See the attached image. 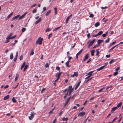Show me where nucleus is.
Instances as JSON below:
<instances>
[{"label":"nucleus","instance_id":"obj_9","mask_svg":"<svg viewBox=\"0 0 123 123\" xmlns=\"http://www.w3.org/2000/svg\"><path fill=\"white\" fill-rule=\"evenodd\" d=\"M20 16L19 15H18L14 17L13 18H12L11 20V21H13V20L17 19Z\"/></svg>","mask_w":123,"mask_h":123},{"label":"nucleus","instance_id":"obj_57","mask_svg":"<svg viewBox=\"0 0 123 123\" xmlns=\"http://www.w3.org/2000/svg\"><path fill=\"white\" fill-rule=\"evenodd\" d=\"M59 78H57L55 80V83H54V84H55V82H57L59 79Z\"/></svg>","mask_w":123,"mask_h":123},{"label":"nucleus","instance_id":"obj_58","mask_svg":"<svg viewBox=\"0 0 123 123\" xmlns=\"http://www.w3.org/2000/svg\"><path fill=\"white\" fill-rule=\"evenodd\" d=\"M10 36H8L7 37L6 39H12L11 38V37H10Z\"/></svg>","mask_w":123,"mask_h":123},{"label":"nucleus","instance_id":"obj_12","mask_svg":"<svg viewBox=\"0 0 123 123\" xmlns=\"http://www.w3.org/2000/svg\"><path fill=\"white\" fill-rule=\"evenodd\" d=\"M85 114V112H82L80 113L79 115H78V116H84Z\"/></svg>","mask_w":123,"mask_h":123},{"label":"nucleus","instance_id":"obj_15","mask_svg":"<svg viewBox=\"0 0 123 123\" xmlns=\"http://www.w3.org/2000/svg\"><path fill=\"white\" fill-rule=\"evenodd\" d=\"M118 109L117 107L116 106L113 107L112 109L111 112L112 113L114 111H115L117 109Z\"/></svg>","mask_w":123,"mask_h":123},{"label":"nucleus","instance_id":"obj_17","mask_svg":"<svg viewBox=\"0 0 123 123\" xmlns=\"http://www.w3.org/2000/svg\"><path fill=\"white\" fill-rule=\"evenodd\" d=\"M9 95H7L4 97L3 99L4 100H6L9 98Z\"/></svg>","mask_w":123,"mask_h":123},{"label":"nucleus","instance_id":"obj_64","mask_svg":"<svg viewBox=\"0 0 123 123\" xmlns=\"http://www.w3.org/2000/svg\"><path fill=\"white\" fill-rule=\"evenodd\" d=\"M56 69L57 70H59L60 69V68L59 67H57L56 68Z\"/></svg>","mask_w":123,"mask_h":123},{"label":"nucleus","instance_id":"obj_49","mask_svg":"<svg viewBox=\"0 0 123 123\" xmlns=\"http://www.w3.org/2000/svg\"><path fill=\"white\" fill-rule=\"evenodd\" d=\"M116 42V41L113 42L112 43H110V46H112L113 44Z\"/></svg>","mask_w":123,"mask_h":123},{"label":"nucleus","instance_id":"obj_52","mask_svg":"<svg viewBox=\"0 0 123 123\" xmlns=\"http://www.w3.org/2000/svg\"><path fill=\"white\" fill-rule=\"evenodd\" d=\"M111 87H112V86H111L110 87H107L106 88V91H108V89L109 88H110V89H109V90H110V89H111Z\"/></svg>","mask_w":123,"mask_h":123},{"label":"nucleus","instance_id":"obj_19","mask_svg":"<svg viewBox=\"0 0 123 123\" xmlns=\"http://www.w3.org/2000/svg\"><path fill=\"white\" fill-rule=\"evenodd\" d=\"M41 18H39L38 20L35 23V24H37L40 22L41 21Z\"/></svg>","mask_w":123,"mask_h":123},{"label":"nucleus","instance_id":"obj_63","mask_svg":"<svg viewBox=\"0 0 123 123\" xmlns=\"http://www.w3.org/2000/svg\"><path fill=\"white\" fill-rule=\"evenodd\" d=\"M17 57L15 56V57L14 59V61L15 62L16 61L17 59Z\"/></svg>","mask_w":123,"mask_h":123},{"label":"nucleus","instance_id":"obj_45","mask_svg":"<svg viewBox=\"0 0 123 123\" xmlns=\"http://www.w3.org/2000/svg\"><path fill=\"white\" fill-rule=\"evenodd\" d=\"M37 11V9H34L32 11V13H36Z\"/></svg>","mask_w":123,"mask_h":123},{"label":"nucleus","instance_id":"obj_27","mask_svg":"<svg viewBox=\"0 0 123 123\" xmlns=\"http://www.w3.org/2000/svg\"><path fill=\"white\" fill-rule=\"evenodd\" d=\"M12 100L14 103H15L16 102V100L15 99V98L14 97H13L12 99Z\"/></svg>","mask_w":123,"mask_h":123},{"label":"nucleus","instance_id":"obj_39","mask_svg":"<svg viewBox=\"0 0 123 123\" xmlns=\"http://www.w3.org/2000/svg\"><path fill=\"white\" fill-rule=\"evenodd\" d=\"M28 66L27 65H25L24 68L23 69V71H24L27 68Z\"/></svg>","mask_w":123,"mask_h":123},{"label":"nucleus","instance_id":"obj_48","mask_svg":"<svg viewBox=\"0 0 123 123\" xmlns=\"http://www.w3.org/2000/svg\"><path fill=\"white\" fill-rule=\"evenodd\" d=\"M105 88L104 87H103L101 89H100L99 90H98V92H100L101 91H102Z\"/></svg>","mask_w":123,"mask_h":123},{"label":"nucleus","instance_id":"obj_40","mask_svg":"<svg viewBox=\"0 0 123 123\" xmlns=\"http://www.w3.org/2000/svg\"><path fill=\"white\" fill-rule=\"evenodd\" d=\"M46 10V8L45 7H44L43 9V11L42 12V13H43Z\"/></svg>","mask_w":123,"mask_h":123},{"label":"nucleus","instance_id":"obj_32","mask_svg":"<svg viewBox=\"0 0 123 123\" xmlns=\"http://www.w3.org/2000/svg\"><path fill=\"white\" fill-rule=\"evenodd\" d=\"M61 27V26H60L58 27L55 29L54 30H53V31H56V30H58V29H59Z\"/></svg>","mask_w":123,"mask_h":123},{"label":"nucleus","instance_id":"obj_56","mask_svg":"<svg viewBox=\"0 0 123 123\" xmlns=\"http://www.w3.org/2000/svg\"><path fill=\"white\" fill-rule=\"evenodd\" d=\"M59 78H57L55 80V83H54V84H55V82H57L59 79Z\"/></svg>","mask_w":123,"mask_h":123},{"label":"nucleus","instance_id":"obj_36","mask_svg":"<svg viewBox=\"0 0 123 123\" xmlns=\"http://www.w3.org/2000/svg\"><path fill=\"white\" fill-rule=\"evenodd\" d=\"M34 53V52L33 51V50L32 49L31 51V53H30V55H33Z\"/></svg>","mask_w":123,"mask_h":123},{"label":"nucleus","instance_id":"obj_4","mask_svg":"<svg viewBox=\"0 0 123 123\" xmlns=\"http://www.w3.org/2000/svg\"><path fill=\"white\" fill-rule=\"evenodd\" d=\"M95 39H93L90 42L88 46V48H89L94 43V42L95 41Z\"/></svg>","mask_w":123,"mask_h":123},{"label":"nucleus","instance_id":"obj_30","mask_svg":"<svg viewBox=\"0 0 123 123\" xmlns=\"http://www.w3.org/2000/svg\"><path fill=\"white\" fill-rule=\"evenodd\" d=\"M54 10H55V15H56L57 13V8L56 7H55L54 8Z\"/></svg>","mask_w":123,"mask_h":123},{"label":"nucleus","instance_id":"obj_22","mask_svg":"<svg viewBox=\"0 0 123 123\" xmlns=\"http://www.w3.org/2000/svg\"><path fill=\"white\" fill-rule=\"evenodd\" d=\"M51 10H49V11H48L46 13L45 15L46 16H48L49 14L51 13Z\"/></svg>","mask_w":123,"mask_h":123},{"label":"nucleus","instance_id":"obj_31","mask_svg":"<svg viewBox=\"0 0 123 123\" xmlns=\"http://www.w3.org/2000/svg\"><path fill=\"white\" fill-rule=\"evenodd\" d=\"M108 33V31H106L105 33L104 34H102V36L103 37H105L107 35V34Z\"/></svg>","mask_w":123,"mask_h":123},{"label":"nucleus","instance_id":"obj_21","mask_svg":"<svg viewBox=\"0 0 123 123\" xmlns=\"http://www.w3.org/2000/svg\"><path fill=\"white\" fill-rule=\"evenodd\" d=\"M122 102H120L119 104H118L116 106L117 108L120 107L122 105Z\"/></svg>","mask_w":123,"mask_h":123},{"label":"nucleus","instance_id":"obj_50","mask_svg":"<svg viewBox=\"0 0 123 123\" xmlns=\"http://www.w3.org/2000/svg\"><path fill=\"white\" fill-rule=\"evenodd\" d=\"M23 58V56L22 55H21L19 57V59L20 60H22Z\"/></svg>","mask_w":123,"mask_h":123},{"label":"nucleus","instance_id":"obj_10","mask_svg":"<svg viewBox=\"0 0 123 123\" xmlns=\"http://www.w3.org/2000/svg\"><path fill=\"white\" fill-rule=\"evenodd\" d=\"M94 71H91L90 72H89L88 74L86 75H88L89 76L91 77L92 75V73Z\"/></svg>","mask_w":123,"mask_h":123},{"label":"nucleus","instance_id":"obj_33","mask_svg":"<svg viewBox=\"0 0 123 123\" xmlns=\"http://www.w3.org/2000/svg\"><path fill=\"white\" fill-rule=\"evenodd\" d=\"M69 63L68 62H67L66 63V67H70V66H69Z\"/></svg>","mask_w":123,"mask_h":123},{"label":"nucleus","instance_id":"obj_3","mask_svg":"<svg viewBox=\"0 0 123 123\" xmlns=\"http://www.w3.org/2000/svg\"><path fill=\"white\" fill-rule=\"evenodd\" d=\"M83 50V49H82L76 55V58L77 59H78V56L81 53Z\"/></svg>","mask_w":123,"mask_h":123},{"label":"nucleus","instance_id":"obj_59","mask_svg":"<svg viewBox=\"0 0 123 123\" xmlns=\"http://www.w3.org/2000/svg\"><path fill=\"white\" fill-rule=\"evenodd\" d=\"M56 119L55 118L53 122V123H55L56 122Z\"/></svg>","mask_w":123,"mask_h":123},{"label":"nucleus","instance_id":"obj_2","mask_svg":"<svg viewBox=\"0 0 123 123\" xmlns=\"http://www.w3.org/2000/svg\"><path fill=\"white\" fill-rule=\"evenodd\" d=\"M35 114L34 113L33 111L31 112V114L30 116L29 117V118L30 120H31L32 119L35 115Z\"/></svg>","mask_w":123,"mask_h":123},{"label":"nucleus","instance_id":"obj_35","mask_svg":"<svg viewBox=\"0 0 123 123\" xmlns=\"http://www.w3.org/2000/svg\"><path fill=\"white\" fill-rule=\"evenodd\" d=\"M110 40V38H108L107 39L105 40V43H108L109 42Z\"/></svg>","mask_w":123,"mask_h":123},{"label":"nucleus","instance_id":"obj_61","mask_svg":"<svg viewBox=\"0 0 123 123\" xmlns=\"http://www.w3.org/2000/svg\"><path fill=\"white\" fill-rule=\"evenodd\" d=\"M110 55H106V58H109V57H110Z\"/></svg>","mask_w":123,"mask_h":123},{"label":"nucleus","instance_id":"obj_37","mask_svg":"<svg viewBox=\"0 0 123 123\" xmlns=\"http://www.w3.org/2000/svg\"><path fill=\"white\" fill-rule=\"evenodd\" d=\"M69 100H68V99H67V100L65 103V105H64V106L65 107L66 106V105L68 104V102H69Z\"/></svg>","mask_w":123,"mask_h":123},{"label":"nucleus","instance_id":"obj_62","mask_svg":"<svg viewBox=\"0 0 123 123\" xmlns=\"http://www.w3.org/2000/svg\"><path fill=\"white\" fill-rule=\"evenodd\" d=\"M45 88H43L42 89V90L41 91V92L42 93H43V92L45 90Z\"/></svg>","mask_w":123,"mask_h":123},{"label":"nucleus","instance_id":"obj_44","mask_svg":"<svg viewBox=\"0 0 123 123\" xmlns=\"http://www.w3.org/2000/svg\"><path fill=\"white\" fill-rule=\"evenodd\" d=\"M49 67V65L48 63H46L45 65V67L46 68H48Z\"/></svg>","mask_w":123,"mask_h":123},{"label":"nucleus","instance_id":"obj_1","mask_svg":"<svg viewBox=\"0 0 123 123\" xmlns=\"http://www.w3.org/2000/svg\"><path fill=\"white\" fill-rule=\"evenodd\" d=\"M43 39V38H41V37L38 38L36 42V44L38 43L39 45H41L42 44V41Z\"/></svg>","mask_w":123,"mask_h":123},{"label":"nucleus","instance_id":"obj_26","mask_svg":"<svg viewBox=\"0 0 123 123\" xmlns=\"http://www.w3.org/2000/svg\"><path fill=\"white\" fill-rule=\"evenodd\" d=\"M99 50L98 49H97L96 50V55L98 57L99 56V51H97V50Z\"/></svg>","mask_w":123,"mask_h":123},{"label":"nucleus","instance_id":"obj_20","mask_svg":"<svg viewBox=\"0 0 123 123\" xmlns=\"http://www.w3.org/2000/svg\"><path fill=\"white\" fill-rule=\"evenodd\" d=\"M13 14V12H12L11 13H10L9 14L8 16H7L6 19H8Z\"/></svg>","mask_w":123,"mask_h":123},{"label":"nucleus","instance_id":"obj_11","mask_svg":"<svg viewBox=\"0 0 123 123\" xmlns=\"http://www.w3.org/2000/svg\"><path fill=\"white\" fill-rule=\"evenodd\" d=\"M73 90V88H72V86H70L68 87V90L67 92H68L69 91H71V92H72Z\"/></svg>","mask_w":123,"mask_h":123},{"label":"nucleus","instance_id":"obj_34","mask_svg":"<svg viewBox=\"0 0 123 123\" xmlns=\"http://www.w3.org/2000/svg\"><path fill=\"white\" fill-rule=\"evenodd\" d=\"M52 33H50L48 35V39H49L52 36Z\"/></svg>","mask_w":123,"mask_h":123},{"label":"nucleus","instance_id":"obj_14","mask_svg":"<svg viewBox=\"0 0 123 123\" xmlns=\"http://www.w3.org/2000/svg\"><path fill=\"white\" fill-rule=\"evenodd\" d=\"M106 66V65H104V66H103L99 68H98L97 69V70L98 71H99L101 70L102 69H103L105 67V66Z\"/></svg>","mask_w":123,"mask_h":123},{"label":"nucleus","instance_id":"obj_25","mask_svg":"<svg viewBox=\"0 0 123 123\" xmlns=\"http://www.w3.org/2000/svg\"><path fill=\"white\" fill-rule=\"evenodd\" d=\"M100 25L99 23L98 22L95 23V26L96 27H97Z\"/></svg>","mask_w":123,"mask_h":123},{"label":"nucleus","instance_id":"obj_18","mask_svg":"<svg viewBox=\"0 0 123 123\" xmlns=\"http://www.w3.org/2000/svg\"><path fill=\"white\" fill-rule=\"evenodd\" d=\"M95 52L94 50H93L91 51V55L92 56H93Z\"/></svg>","mask_w":123,"mask_h":123},{"label":"nucleus","instance_id":"obj_51","mask_svg":"<svg viewBox=\"0 0 123 123\" xmlns=\"http://www.w3.org/2000/svg\"><path fill=\"white\" fill-rule=\"evenodd\" d=\"M18 75L17 74V76L16 77L15 79V81H16L17 80V79L18 77Z\"/></svg>","mask_w":123,"mask_h":123},{"label":"nucleus","instance_id":"obj_29","mask_svg":"<svg viewBox=\"0 0 123 123\" xmlns=\"http://www.w3.org/2000/svg\"><path fill=\"white\" fill-rule=\"evenodd\" d=\"M25 62H24L23 64V65H22V66H21V69L22 70L23 68L24 67V66H25Z\"/></svg>","mask_w":123,"mask_h":123},{"label":"nucleus","instance_id":"obj_8","mask_svg":"<svg viewBox=\"0 0 123 123\" xmlns=\"http://www.w3.org/2000/svg\"><path fill=\"white\" fill-rule=\"evenodd\" d=\"M62 72H61L60 73H57L56 74L55 76L56 77H57V78H59L60 77V75L62 74Z\"/></svg>","mask_w":123,"mask_h":123},{"label":"nucleus","instance_id":"obj_54","mask_svg":"<svg viewBox=\"0 0 123 123\" xmlns=\"http://www.w3.org/2000/svg\"><path fill=\"white\" fill-rule=\"evenodd\" d=\"M68 92H67V93L64 96V98H66L67 95L68 94Z\"/></svg>","mask_w":123,"mask_h":123},{"label":"nucleus","instance_id":"obj_43","mask_svg":"<svg viewBox=\"0 0 123 123\" xmlns=\"http://www.w3.org/2000/svg\"><path fill=\"white\" fill-rule=\"evenodd\" d=\"M74 74L76 77H77L78 75V73L77 72H74Z\"/></svg>","mask_w":123,"mask_h":123},{"label":"nucleus","instance_id":"obj_46","mask_svg":"<svg viewBox=\"0 0 123 123\" xmlns=\"http://www.w3.org/2000/svg\"><path fill=\"white\" fill-rule=\"evenodd\" d=\"M117 118V117H116L115 118H114L112 120V121L111 122V123H113L115 121Z\"/></svg>","mask_w":123,"mask_h":123},{"label":"nucleus","instance_id":"obj_5","mask_svg":"<svg viewBox=\"0 0 123 123\" xmlns=\"http://www.w3.org/2000/svg\"><path fill=\"white\" fill-rule=\"evenodd\" d=\"M27 13V12H26L22 15L20 17H19V19L20 20L21 19L23 18L25 16V15Z\"/></svg>","mask_w":123,"mask_h":123},{"label":"nucleus","instance_id":"obj_23","mask_svg":"<svg viewBox=\"0 0 123 123\" xmlns=\"http://www.w3.org/2000/svg\"><path fill=\"white\" fill-rule=\"evenodd\" d=\"M13 58V54L12 53H11L10 55V58L12 60Z\"/></svg>","mask_w":123,"mask_h":123},{"label":"nucleus","instance_id":"obj_60","mask_svg":"<svg viewBox=\"0 0 123 123\" xmlns=\"http://www.w3.org/2000/svg\"><path fill=\"white\" fill-rule=\"evenodd\" d=\"M92 60L91 58H90L89 60L87 61V63H89Z\"/></svg>","mask_w":123,"mask_h":123},{"label":"nucleus","instance_id":"obj_47","mask_svg":"<svg viewBox=\"0 0 123 123\" xmlns=\"http://www.w3.org/2000/svg\"><path fill=\"white\" fill-rule=\"evenodd\" d=\"M94 17V15L92 13H91L90 14V15L89 16V17L90 18H92Z\"/></svg>","mask_w":123,"mask_h":123},{"label":"nucleus","instance_id":"obj_53","mask_svg":"<svg viewBox=\"0 0 123 123\" xmlns=\"http://www.w3.org/2000/svg\"><path fill=\"white\" fill-rule=\"evenodd\" d=\"M36 5V4H34L33 5H31V8L34 7H35Z\"/></svg>","mask_w":123,"mask_h":123},{"label":"nucleus","instance_id":"obj_6","mask_svg":"<svg viewBox=\"0 0 123 123\" xmlns=\"http://www.w3.org/2000/svg\"><path fill=\"white\" fill-rule=\"evenodd\" d=\"M72 14H71L67 18L65 21L66 24H67L69 19L72 17Z\"/></svg>","mask_w":123,"mask_h":123},{"label":"nucleus","instance_id":"obj_13","mask_svg":"<svg viewBox=\"0 0 123 123\" xmlns=\"http://www.w3.org/2000/svg\"><path fill=\"white\" fill-rule=\"evenodd\" d=\"M103 40H100L98 39L97 41V43L98 44V46H99V44L103 41Z\"/></svg>","mask_w":123,"mask_h":123},{"label":"nucleus","instance_id":"obj_42","mask_svg":"<svg viewBox=\"0 0 123 123\" xmlns=\"http://www.w3.org/2000/svg\"><path fill=\"white\" fill-rule=\"evenodd\" d=\"M19 85V83H18L17 84V85L15 86V87H12V88L14 89H15Z\"/></svg>","mask_w":123,"mask_h":123},{"label":"nucleus","instance_id":"obj_16","mask_svg":"<svg viewBox=\"0 0 123 123\" xmlns=\"http://www.w3.org/2000/svg\"><path fill=\"white\" fill-rule=\"evenodd\" d=\"M81 82V81H80L76 85V86L75 88V90H76L78 88V87L80 86Z\"/></svg>","mask_w":123,"mask_h":123},{"label":"nucleus","instance_id":"obj_28","mask_svg":"<svg viewBox=\"0 0 123 123\" xmlns=\"http://www.w3.org/2000/svg\"><path fill=\"white\" fill-rule=\"evenodd\" d=\"M51 29L50 28H48L45 31L46 32H49L51 31Z\"/></svg>","mask_w":123,"mask_h":123},{"label":"nucleus","instance_id":"obj_41","mask_svg":"<svg viewBox=\"0 0 123 123\" xmlns=\"http://www.w3.org/2000/svg\"><path fill=\"white\" fill-rule=\"evenodd\" d=\"M103 32L102 31H100L99 32H98V35H101L103 33Z\"/></svg>","mask_w":123,"mask_h":123},{"label":"nucleus","instance_id":"obj_38","mask_svg":"<svg viewBox=\"0 0 123 123\" xmlns=\"http://www.w3.org/2000/svg\"><path fill=\"white\" fill-rule=\"evenodd\" d=\"M26 30V29L25 28H22L21 30L22 32H24V31H25Z\"/></svg>","mask_w":123,"mask_h":123},{"label":"nucleus","instance_id":"obj_55","mask_svg":"<svg viewBox=\"0 0 123 123\" xmlns=\"http://www.w3.org/2000/svg\"><path fill=\"white\" fill-rule=\"evenodd\" d=\"M118 72H116L114 73L113 74V75L114 76H116L118 74Z\"/></svg>","mask_w":123,"mask_h":123},{"label":"nucleus","instance_id":"obj_7","mask_svg":"<svg viewBox=\"0 0 123 123\" xmlns=\"http://www.w3.org/2000/svg\"><path fill=\"white\" fill-rule=\"evenodd\" d=\"M89 55V54L88 53H87L85 56V58L83 60V61H85L86 59H88V58Z\"/></svg>","mask_w":123,"mask_h":123},{"label":"nucleus","instance_id":"obj_24","mask_svg":"<svg viewBox=\"0 0 123 123\" xmlns=\"http://www.w3.org/2000/svg\"><path fill=\"white\" fill-rule=\"evenodd\" d=\"M68 120V117H66V118H65L64 117L63 118L62 120L63 121H67Z\"/></svg>","mask_w":123,"mask_h":123}]
</instances>
